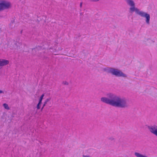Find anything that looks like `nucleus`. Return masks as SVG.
Wrapping results in <instances>:
<instances>
[{
  "label": "nucleus",
  "mask_w": 157,
  "mask_h": 157,
  "mask_svg": "<svg viewBox=\"0 0 157 157\" xmlns=\"http://www.w3.org/2000/svg\"><path fill=\"white\" fill-rule=\"evenodd\" d=\"M127 4L131 6L129 8L130 12L132 13L135 11L136 13L141 17H144L146 18V22L147 25L150 24V16L149 14L147 13L140 10L137 8L135 7V4L132 0H124Z\"/></svg>",
  "instance_id": "2"
},
{
  "label": "nucleus",
  "mask_w": 157,
  "mask_h": 157,
  "mask_svg": "<svg viewBox=\"0 0 157 157\" xmlns=\"http://www.w3.org/2000/svg\"><path fill=\"white\" fill-rule=\"evenodd\" d=\"M44 96V94H43L40 96V99H39V102H40V103H42V100L43 98V97Z\"/></svg>",
  "instance_id": "10"
},
{
  "label": "nucleus",
  "mask_w": 157,
  "mask_h": 157,
  "mask_svg": "<svg viewBox=\"0 0 157 157\" xmlns=\"http://www.w3.org/2000/svg\"><path fill=\"white\" fill-rule=\"evenodd\" d=\"M83 157H91L89 155H83Z\"/></svg>",
  "instance_id": "14"
},
{
  "label": "nucleus",
  "mask_w": 157,
  "mask_h": 157,
  "mask_svg": "<svg viewBox=\"0 0 157 157\" xmlns=\"http://www.w3.org/2000/svg\"><path fill=\"white\" fill-rule=\"evenodd\" d=\"M108 139L110 140L111 141L114 140L115 139L113 137L111 136Z\"/></svg>",
  "instance_id": "12"
},
{
  "label": "nucleus",
  "mask_w": 157,
  "mask_h": 157,
  "mask_svg": "<svg viewBox=\"0 0 157 157\" xmlns=\"http://www.w3.org/2000/svg\"><path fill=\"white\" fill-rule=\"evenodd\" d=\"M4 93V92L3 91L0 90V94Z\"/></svg>",
  "instance_id": "16"
},
{
  "label": "nucleus",
  "mask_w": 157,
  "mask_h": 157,
  "mask_svg": "<svg viewBox=\"0 0 157 157\" xmlns=\"http://www.w3.org/2000/svg\"><path fill=\"white\" fill-rule=\"evenodd\" d=\"M41 104V103L38 102L36 106V108L37 109H40Z\"/></svg>",
  "instance_id": "11"
},
{
  "label": "nucleus",
  "mask_w": 157,
  "mask_h": 157,
  "mask_svg": "<svg viewBox=\"0 0 157 157\" xmlns=\"http://www.w3.org/2000/svg\"><path fill=\"white\" fill-rule=\"evenodd\" d=\"M22 30H21V33H22Z\"/></svg>",
  "instance_id": "17"
},
{
  "label": "nucleus",
  "mask_w": 157,
  "mask_h": 157,
  "mask_svg": "<svg viewBox=\"0 0 157 157\" xmlns=\"http://www.w3.org/2000/svg\"><path fill=\"white\" fill-rule=\"evenodd\" d=\"M135 155L137 157H147L146 156L143 155L139 153L136 152H135Z\"/></svg>",
  "instance_id": "8"
},
{
  "label": "nucleus",
  "mask_w": 157,
  "mask_h": 157,
  "mask_svg": "<svg viewBox=\"0 0 157 157\" xmlns=\"http://www.w3.org/2000/svg\"><path fill=\"white\" fill-rule=\"evenodd\" d=\"M82 14V13H80V15H81Z\"/></svg>",
  "instance_id": "18"
},
{
  "label": "nucleus",
  "mask_w": 157,
  "mask_h": 157,
  "mask_svg": "<svg viewBox=\"0 0 157 157\" xmlns=\"http://www.w3.org/2000/svg\"><path fill=\"white\" fill-rule=\"evenodd\" d=\"M3 106L4 108L7 110L10 109V108L8 106V105L6 103H4L3 104Z\"/></svg>",
  "instance_id": "9"
},
{
  "label": "nucleus",
  "mask_w": 157,
  "mask_h": 157,
  "mask_svg": "<svg viewBox=\"0 0 157 157\" xmlns=\"http://www.w3.org/2000/svg\"><path fill=\"white\" fill-rule=\"evenodd\" d=\"M51 99V98H48L45 101L44 104L43 105V106L41 109V111H42L43 110V109H44V107L45 106L46 104L48 101H49Z\"/></svg>",
  "instance_id": "7"
},
{
  "label": "nucleus",
  "mask_w": 157,
  "mask_h": 157,
  "mask_svg": "<svg viewBox=\"0 0 157 157\" xmlns=\"http://www.w3.org/2000/svg\"><path fill=\"white\" fill-rule=\"evenodd\" d=\"M82 2H81L80 3V8L82 7Z\"/></svg>",
  "instance_id": "15"
},
{
  "label": "nucleus",
  "mask_w": 157,
  "mask_h": 157,
  "mask_svg": "<svg viewBox=\"0 0 157 157\" xmlns=\"http://www.w3.org/2000/svg\"><path fill=\"white\" fill-rule=\"evenodd\" d=\"M11 6V4L10 2L6 0H2L0 2V11L8 9Z\"/></svg>",
  "instance_id": "4"
},
{
  "label": "nucleus",
  "mask_w": 157,
  "mask_h": 157,
  "mask_svg": "<svg viewBox=\"0 0 157 157\" xmlns=\"http://www.w3.org/2000/svg\"><path fill=\"white\" fill-rule=\"evenodd\" d=\"M149 131L152 133L157 136V125L155 124L147 126Z\"/></svg>",
  "instance_id": "5"
},
{
  "label": "nucleus",
  "mask_w": 157,
  "mask_h": 157,
  "mask_svg": "<svg viewBox=\"0 0 157 157\" xmlns=\"http://www.w3.org/2000/svg\"><path fill=\"white\" fill-rule=\"evenodd\" d=\"M106 97L101 98V101L103 103L112 106L121 108H125L128 106L127 99L121 97L115 94L109 93L106 94Z\"/></svg>",
  "instance_id": "1"
},
{
  "label": "nucleus",
  "mask_w": 157,
  "mask_h": 157,
  "mask_svg": "<svg viewBox=\"0 0 157 157\" xmlns=\"http://www.w3.org/2000/svg\"><path fill=\"white\" fill-rule=\"evenodd\" d=\"M104 71L108 73L111 74L112 75H115L117 77H126L127 75L124 74L121 71L117 69L113 68L107 67L103 69Z\"/></svg>",
  "instance_id": "3"
},
{
  "label": "nucleus",
  "mask_w": 157,
  "mask_h": 157,
  "mask_svg": "<svg viewBox=\"0 0 157 157\" xmlns=\"http://www.w3.org/2000/svg\"><path fill=\"white\" fill-rule=\"evenodd\" d=\"M63 84L66 85H68V82L66 81H63Z\"/></svg>",
  "instance_id": "13"
},
{
  "label": "nucleus",
  "mask_w": 157,
  "mask_h": 157,
  "mask_svg": "<svg viewBox=\"0 0 157 157\" xmlns=\"http://www.w3.org/2000/svg\"><path fill=\"white\" fill-rule=\"evenodd\" d=\"M9 63V61L8 60L3 59H0V69L3 66L8 64Z\"/></svg>",
  "instance_id": "6"
}]
</instances>
